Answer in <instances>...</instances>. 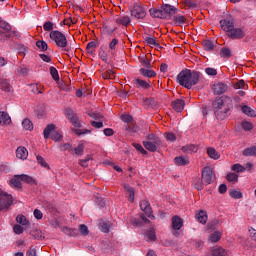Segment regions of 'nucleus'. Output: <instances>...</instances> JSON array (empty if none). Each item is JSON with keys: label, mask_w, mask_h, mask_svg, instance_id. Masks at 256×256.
<instances>
[{"label": "nucleus", "mask_w": 256, "mask_h": 256, "mask_svg": "<svg viewBox=\"0 0 256 256\" xmlns=\"http://www.w3.org/2000/svg\"><path fill=\"white\" fill-rule=\"evenodd\" d=\"M73 151L76 157H81V155L85 153V144H83V142H79L78 146L76 148H73Z\"/></svg>", "instance_id": "bb28decb"}, {"label": "nucleus", "mask_w": 256, "mask_h": 256, "mask_svg": "<svg viewBox=\"0 0 256 256\" xmlns=\"http://www.w3.org/2000/svg\"><path fill=\"white\" fill-rule=\"evenodd\" d=\"M227 89H229V86L222 82L212 85L214 95H223V93H227Z\"/></svg>", "instance_id": "1a4fd4ad"}, {"label": "nucleus", "mask_w": 256, "mask_h": 256, "mask_svg": "<svg viewBox=\"0 0 256 256\" xmlns=\"http://www.w3.org/2000/svg\"><path fill=\"white\" fill-rule=\"evenodd\" d=\"M133 83L140 89H149V87H151L149 82L139 78H134Z\"/></svg>", "instance_id": "412c9836"}, {"label": "nucleus", "mask_w": 256, "mask_h": 256, "mask_svg": "<svg viewBox=\"0 0 256 256\" xmlns=\"http://www.w3.org/2000/svg\"><path fill=\"white\" fill-rule=\"evenodd\" d=\"M0 29H4V31H11V25L0 18Z\"/></svg>", "instance_id": "680f3d73"}, {"label": "nucleus", "mask_w": 256, "mask_h": 256, "mask_svg": "<svg viewBox=\"0 0 256 256\" xmlns=\"http://www.w3.org/2000/svg\"><path fill=\"white\" fill-rule=\"evenodd\" d=\"M220 26L221 29L228 35L235 27V20H233V18L222 19L220 20Z\"/></svg>", "instance_id": "0eeeda50"}, {"label": "nucleus", "mask_w": 256, "mask_h": 256, "mask_svg": "<svg viewBox=\"0 0 256 256\" xmlns=\"http://www.w3.org/2000/svg\"><path fill=\"white\" fill-rule=\"evenodd\" d=\"M177 83L186 89H191L193 85L199 83V73L191 70H182L177 76Z\"/></svg>", "instance_id": "f257e3e1"}, {"label": "nucleus", "mask_w": 256, "mask_h": 256, "mask_svg": "<svg viewBox=\"0 0 256 256\" xmlns=\"http://www.w3.org/2000/svg\"><path fill=\"white\" fill-rule=\"evenodd\" d=\"M151 17L157 18V19H165V15L163 14V9H156L152 8L149 10Z\"/></svg>", "instance_id": "4be33fe9"}, {"label": "nucleus", "mask_w": 256, "mask_h": 256, "mask_svg": "<svg viewBox=\"0 0 256 256\" xmlns=\"http://www.w3.org/2000/svg\"><path fill=\"white\" fill-rule=\"evenodd\" d=\"M140 75H142V77H147L148 79H151L152 77H156L157 73L153 70H151V68H141L139 70Z\"/></svg>", "instance_id": "6ab92c4d"}, {"label": "nucleus", "mask_w": 256, "mask_h": 256, "mask_svg": "<svg viewBox=\"0 0 256 256\" xmlns=\"http://www.w3.org/2000/svg\"><path fill=\"white\" fill-rule=\"evenodd\" d=\"M143 145L147 151L155 153L161 146V139L155 134H149L147 136V141H143Z\"/></svg>", "instance_id": "7ed1b4c3"}, {"label": "nucleus", "mask_w": 256, "mask_h": 256, "mask_svg": "<svg viewBox=\"0 0 256 256\" xmlns=\"http://www.w3.org/2000/svg\"><path fill=\"white\" fill-rule=\"evenodd\" d=\"M116 23L118 25H124V27H127V25L131 23V19L128 16H120L116 18Z\"/></svg>", "instance_id": "7c9ffc66"}, {"label": "nucleus", "mask_w": 256, "mask_h": 256, "mask_svg": "<svg viewBox=\"0 0 256 256\" xmlns=\"http://www.w3.org/2000/svg\"><path fill=\"white\" fill-rule=\"evenodd\" d=\"M196 219L199 221V223H202V225H205L207 223V212L206 211H200L199 213L196 214Z\"/></svg>", "instance_id": "c85d7f7f"}, {"label": "nucleus", "mask_w": 256, "mask_h": 256, "mask_svg": "<svg viewBox=\"0 0 256 256\" xmlns=\"http://www.w3.org/2000/svg\"><path fill=\"white\" fill-rule=\"evenodd\" d=\"M74 132L76 133V135H89V133H91V130L88 129H75Z\"/></svg>", "instance_id": "e2e57ef3"}, {"label": "nucleus", "mask_w": 256, "mask_h": 256, "mask_svg": "<svg viewBox=\"0 0 256 256\" xmlns=\"http://www.w3.org/2000/svg\"><path fill=\"white\" fill-rule=\"evenodd\" d=\"M226 179L227 181H229V183H237V181H239V175H237L236 173L230 172L228 173Z\"/></svg>", "instance_id": "37998d69"}, {"label": "nucleus", "mask_w": 256, "mask_h": 256, "mask_svg": "<svg viewBox=\"0 0 256 256\" xmlns=\"http://www.w3.org/2000/svg\"><path fill=\"white\" fill-rule=\"evenodd\" d=\"M22 127L25 129V131H33V122H31L29 118H25L22 121Z\"/></svg>", "instance_id": "4c0bfd02"}, {"label": "nucleus", "mask_w": 256, "mask_h": 256, "mask_svg": "<svg viewBox=\"0 0 256 256\" xmlns=\"http://www.w3.org/2000/svg\"><path fill=\"white\" fill-rule=\"evenodd\" d=\"M131 16L136 19H145L147 12H145V8H143V6L135 4L131 9Z\"/></svg>", "instance_id": "423d86ee"}, {"label": "nucleus", "mask_w": 256, "mask_h": 256, "mask_svg": "<svg viewBox=\"0 0 256 256\" xmlns=\"http://www.w3.org/2000/svg\"><path fill=\"white\" fill-rule=\"evenodd\" d=\"M181 5L184 9L187 7L188 9H195V7H197V2L191 0H181Z\"/></svg>", "instance_id": "473e14b6"}, {"label": "nucleus", "mask_w": 256, "mask_h": 256, "mask_svg": "<svg viewBox=\"0 0 256 256\" xmlns=\"http://www.w3.org/2000/svg\"><path fill=\"white\" fill-rule=\"evenodd\" d=\"M242 128L244 131H251V129H253V124L251 122L244 121L242 122Z\"/></svg>", "instance_id": "69168bd1"}, {"label": "nucleus", "mask_w": 256, "mask_h": 256, "mask_svg": "<svg viewBox=\"0 0 256 256\" xmlns=\"http://www.w3.org/2000/svg\"><path fill=\"white\" fill-rule=\"evenodd\" d=\"M53 131H55V125L49 124L45 129H44V139H49L51 135H53Z\"/></svg>", "instance_id": "2f4dec72"}, {"label": "nucleus", "mask_w": 256, "mask_h": 256, "mask_svg": "<svg viewBox=\"0 0 256 256\" xmlns=\"http://www.w3.org/2000/svg\"><path fill=\"white\" fill-rule=\"evenodd\" d=\"M13 205V196L7 192L0 191V211L9 209Z\"/></svg>", "instance_id": "20e7f679"}, {"label": "nucleus", "mask_w": 256, "mask_h": 256, "mask_svg": "<svg viewBox=\"0 0 256 256\" xmlns=\"http://www.w3.org/2000/svg\"><path fill=\"white\" fill-rule=\"evenodd\" d=\"M16 157L17 159H21L22 161H25L29 157V151L27 148L23 146H19L16 150Z\"/></svg>", "instance_id": "ddd939ff"}, {"label": "nucleus", "mask_w": 256, "mask_h": 256, "mask_svg": "<svg viewBox=\"0 0 256 256\" xmlns=\"http://www.w3.org/2000/svg\"><path fill=\"white\" fill-rule=\"evenodd\" d=\"M36 47H38V49H40V51H47L49 46L47 45V42H45L43 40H39L36 42Z\"/></svg>", "instance_id": "8fccbe9b"}, {"label": "nucleus", "mask_w": 256, "mask_h": 256, "mask_svg": "<svg viewBox=\"0 0 256 256\" xmlns=\"http://www.w3.org/2000/svg\"><path fill=\"white\" fill-rule=\"evenodd\" d=\"M175 165H189V158L185 156H179L174 159Z\"/></svg>", "instance_id": "72a5a7b5"}, {"label": "nucleus", "mask_w": 256, "mask_h": 256, "mask_svg": "<svg viewBox=\"0 0 256 256\" xmlns=\"http://www.w3.org/2000/svg\"><path fill=\"white\" fill-rule=\"evenodd\" d=\"M49 36L51 42L54 43L58 49H61L65 53H71V51H73V48H71V45H69L67 36L63 32L54 30L50 32Z\"/></svg>", "instance_id": "f03ea898"}, {"label": "nucleus", "mask_w": 256, "mask_h": 256, "mask_svg": "<svg viewBox=\"0 0 256 256\" xmlns=\"http://www.w3.org/2000/svg\"><path fill=\"white\" fill-rule=\"evenodd\" d=\"M124 189L129 194L128 201H130V203H133V201H135V190L127 184L124 185Z\"/></svg>", "instance_id": "cd10ccee"}, {"label": "nucleus", "mask_w": 256, "mask_h": 256, "mask_svg": "<svg viewBox=\"0 0 256 256\" xmlns=\"http://www.w3.org/2000/svg\"><path fill=\"white\" fill-rule=\"evenodd\" d=\"M145 238L148 239V241H155L157 239V235L155 234V228H150L145 233Z\"/></svg>", "instance_id": "e433bc0d"}, {"label": "nucleus", "mask_w": 256, "mask_h": 256, "mask_svg": "<svg viewBox=\"0 0 256 256\" xmlns=\"http://www.w3.org/2000/svg\"><path fill=\"white\" fill-rule=\"evenodd\" d=\"M59 149H60V151H68L70 153V155H75V153L73 151V146H71V144H69V143L61 144Z\"/></svg>", "instance_id": "ea45409f"}, {"label": "nucleus", "mask_w": 256, "mask_h": 256, "mask_svg": "<svg viewBox=\"0 0 256 256\" xmlns=\"http://www.w3.org/2000/svg\"><path fill=\"white\" fill-rule=\"evenodd\" d=\"M220 57H222L223 59L231 57V50L229 48H222L220 50Z\"/></svg>", "instance_id": "603ef678"}, {"label": "nucleus", "mask_w": 256, "mask_h": 256, "mask_svg": "<svg viewBox=\"0 0 256 256\" xmlns=\"http://www.w3.org/2000/svg\"><path fill=\"white\" fill-rule=\"evenodd\" d=\"M242 155H244V157H256V146L245 148Z\"/></svg>", "instance_id": "393cba45"}, {"label": "nucleus", "mask_w": 256, "mask_h": 256, "mask_svg": "<svg viewBox=\"0 0 256 256\" xmlns=\"http://www.w3.org/2000/svg\"><path fill=\"white\" fill-rule=\"evenodd\" d=\"M50 75L54 81H59V71H57V68L51 66Z\"/></svg>", "instance_id": "de8ad7c7"}, {"label": "nucleus", "mask_w": 256, "mask_h": 256, "mask_svg": "<svg viewBox=\"0 0 256 256\" xmlns=\"http://www.w3.org/2000/svg\"><path fill=\"white\" fill-rule=\"evenodd\" d=\"M38 165H41V167H44L45 169H49V164L45 161V158H43L41 155L36 156Z\"/></svg>", "instance_id": "49530a36"}, {"label": "nucleus", "mask_w": 256, "mask_h": 256, "mask_svg": "<svg viewBox=\"0 0 256 256\" xmlns=\"http://www.w3.org/2000/svg\"><path fill=\"white\" fill-rule=\"evenodd\" d=\"M251 239L256 242V230L253 227L248 229Z\"/></svg>", "instance_id": "774afa93"}, {"label": "nucleus", "mask_w": 256, "mask_h": 256, "mask_svg": "<svg viewBox=\"0 0 256 256\" xmlns=\"http://www.w3.org/2000/svg\"><path fill=\"white\" fill-rule=\"evenodd\" d=\"M54 27H55V24H53V22H51V21H47L43 25L44 31H50V33H51V31H55V30H53Z\"/></svg>", "instance_id": "864d4df0"}, {"label": "nucleus", "mask_w": 256, "mask_h": 256, "mask_svg": "<svg viewBox=\"0 0 256 256\" xmlns=\"http://www.w3.org/2000/svg\"><path fill=\"white\" fill-rule=\"evenodd\" d=\"M79 231H80L81 235H84V236L89 235V228L85 224H81L79 226Z\"/></svg>", "instance_id": "13d9d810"}, {"label": "nucleus", "mask_w": 256, "mask_h": 256, "mask_svg": "<svg viewBox=\"0 0 256 256\" xmlns=\"http://www.w3.org/2000/svg\"><path fill=\"white\" fill-rule=\"evenodd\" d=\"M179 11H180L179 9H177L174 6H171L169 4H164L162 6V13L164 15V19L171 17V15H173L175 13H179Z\"/></svg>", "instance_id": "9d476101"}, {"label": "nucleus", "mask_w": 256, "mask_h": 256, "mask_svg": "<svg viewBox=\"0 0 256 256\" xmlns=\"http://www.w3.org/2000/svg\"><path fill=\"white\" fill-rule=\"evenodd\" d=\"M229 195L232 197V199H243V193L239 190H230Z\"/></svg>", "instance_id": "a19ab883"}, {"label": "nucleus", "mask_w": 256, "mask_h": 256, "mask_svg": "<svg viewBox=\"0 0 256 256\" xmlns=\"http://www.w3.org/2000/svg\"><path fill=\"white\" fill-rule=\"evenodd\" d=\"M225 99L231 101L230 97L222 96L213 102L214 109H223V105H225Z\"/></svg>", "instance_id": "a211bd4d"}, {"label": "nucleus", "mask_w": 256, "mask_h": 256, "mask_svg": "<svg viewBox=\"0 0 256 256\" xmlns=\"http://www.w3.org/2000/svg\"><path fill=\"white\" fill-rule=\"evenodd\" d=\"M221 237H223V231H214L209 235L208 241L210 243H218V241H221Z\"/></svg>", "instance_id": "f3484780"}, {"label": "nucleus", "mask_w": 256, "mask_h": 256, "mask_svg": "<svg viewBox=\"0 0 256 256\" xmlns=\"http://www.w3.org/2000/svg\"><path fill=\"white\" fill-rule=\"evenodd\" d=\"M227 35L230 39H243L245 37V30L234 27Z\"/></svg>", "instance_id": "9b49d317"}, {"label": "nucleus", "mask_w": 256, "mask_h": 256, "mask_svg": "<svg viewBox=\"0 0 256 256\" xmlns=\"http://www.w3.org/2000/svg\"><path fill=\"white\" fill-rule=\"evenodd\" d=\"M233 87H234V89H243V87H245V81L239 80L234 83Z\"/></svg>", "instance_id": "338daca9"}, {"label": "nucleus", "mask_w": 256, "mask_h": 256, "mask_svg": "<svg viewBox=\"0 0 256 256\" xmlns=\"http://www.w3.org/2000/svg\"><path fill=\"white\" fill-rule=\"evenodd\" d=\"M202 181L205 185H211L215 181V172L211 166H206L202 170Z\"/></svg>", "instance_id": "39448f33"}, {"label": "nucleus", "mask_w": 256, "mask_h": 256, "mask_svg": "<svg viewBox=\"0 0 256 256\" xmlns=\"http://www.w3.org/2000/svg\"><path fill=\"white\" fill-rule=\"evenodd\" d=\"M16 221L20 225H29V220H27V218L25 216H23V215H18L16 217Z\"/></svg>", "instance_id": "3c124183"}, {"label": "nucleus", "mask_w": 256, "mask_h": 256, "mask_svg": "<svg viewBox=\"0 0 256 256\" xmlns=\"http://www.w3.org/2000/svg\"><path fill=\"white\" fill-rule=\"evenodd\" d=\"M203 48L205 51H213L215 49V44L210 40H205L203 42Z\"/></svg>", "instance_id": "79ce46f5"}, {"label": "nucleus", "mask_w": 256, "mask_h": 256, "mask_svg": "<svg viewBox=\"0 0 256 256\" xmlns=\"http://www.w3.org/2000/svg\"><path fill=\"white\" fill-rule=\"evenodd\" d=\"M0 125H11V116L7 112L0 111Z\"/></svg>", "instance_id": "aec40b11"}, {"label": "nucleus", "mask_w": 256, "mask_h": 256, "mask_svg": "<svg viewBox=\"0 0 256 256\" xmlns=\"http://www.w3.org/2000/svg\"><path fill=\"white\" fill-rule=\"evenodd\" d=\"M172 21L174 25L181 27L182 25H185V23H187V17L181 14H176L173 16Z\"/></svg>", "instance_id": "4468645a"}, {"label": "nucleus", "mask_w": 256, "mask_h": 256, "mask_svg": "<svg viewBox=\"0 0 256 256\" xmlns=\"http://www.w3.org/2000/svg\"><path fill=\"white\" fill-rule=\"evenodd\" d=\"M171 221H172L173 231H179V229H181V227H183V219H181V217L174 216V217H172Z\"/></svg>", "instance_id": "2eb2a0df"}, {"label": "nucleus", "mask_w": 256, "mask_h": 256, "mask_svg": "<svg viewBox=\"0 0 256 256\" xmlns=\"http://www.w3.org/2000/svg\"><path fill=\"white\" fill-rule=\"evenodd\" d=\"M9 185L11 187H17V189H21V178H19V175L10 179Z\"/></svg>", "instance_id": "c9c22d12"}, {"label": "nucleus", "mask_w": 256, "mask_h": 256, "mask_svg": "<svg viewBox=\"0 0 256 256\" xmlns=\"http://www.w3.org/2000/svg\"><path fill=\"white\" fill-rule=\"evenodd\" d=\"M133 147L137 150L140 151V153H142V155H147V150L143 149V146L141 144L138 143H134Z\"/></svg>", "instance_id": "0e129e2a"}, {"label": "nucleus", "mask_w": 256, "mask_h": 256, "mask_svg": "<svg viewBox=\"0 0 256 256\" xmlns=\"http://www.w3.org/2000/svg\"><path fill=\"white\" fill-rule=\"evenodd\" d=\"M86 49L92 55V53H95V49H97V42L92 41L88 43Z\"/></svg>", "instance_id": "09e8293b"}, {"label": "nucleus", "mask_w": 256, "mask_h": 256, "mask_svg": "<svg viewBox=\"0 0 256 256\" xmlns=\"http://www.w3.org/2000/svg\"><path fill=\"white\" fill-rule=\"evenodd\" d=\"M121 121H123V123H131L133 121V116L129 115V114H123L120 117Z\"/></svg>", "instance_id": "052dcab7"}, {"label": "nucleus", "mask_w": 256, "mask_h": 256, "mask_svg": "<svg viewBox=\"0 0 256 256\" xmlns=\"http://www.w3.org/2000/svg\"><path fill=\"white\" fill-rule=\"evenodd\" d=\"M207 155L210 157V159H214L215 161L221 157V154H219V152H217V150H215L213 147L207 148Z\"/></svg>", "instance_id": "a878e982"}, {"label": "nucleus", "mask_w": 256, "mask_h": 256, "mask_svg": "<svg viewBox=\"0 0 256 256\" xmlns=\"http://www.w3.org/2000/svg\"><path fill=\"white\" fill-rule=\"evenodd\" d=\"M205 73L210 77H215L217 75V69L208 67V68H205Z\"/></svg>", "instance_id": "4d7b16f0"}, {"label": "nucleus", "mask_w": 256, "mask_h": 256, "mask_svg": "<svg viewBox=\"0 0 256 256\" xmlns=\"http://www.w3.org/2000/svg\"><path fill=\"white\" fill-rule=\"evenodd\" d=\"M164 137L166 138L167 141H170V142L176 141V139H177L175 134H173L172 132L164 133Z\"/></svg>", "instance_id": "bf43d9fd"}, {"label": "nucleus", "mask_w": 256, "mask_h": 256, "mask_svg": "<svg viewBox=\"0 0 256 256\" xmlns=\"http://www.w3.org/2000/svg\"><path fill=\"white\" fill-rule=\"evenodd\" d=\"M52 141H61L63 139V135L57 131H53L51 135Z\"/></svg>", "instance_id": "6e6d98bb"}, {"label": "nucleus", "mask_w": 256, "mask_h": 256, "mask_svg": "<svg viewBox=\"0 0 256 256\" xmlns=\"http://www.w3.org/2000/svg\"><path fill=\"white\" fill-rule=\"evenodd\" d=\"M241 109L242 113H244V115H247V117H256V111L248 105H242Z\"/></svg>", "instance_id": "b1692460"}, {"label": "nucleus", "mask_w": 256, "mask_h": 256, "mask_svg": "<svg viewBox=\"0 0 256 256\" xmlns=\"http://www.w3.org/2000/svg\"><path fill=\"white\" fill-rule=\"evenodd\" d=\"M0 89H2V91H11L9 80H0Z\"/></svg>", "instance_id": "c03bdc74"}, {"label": "nucleus", "mask_w": 256, "mask_h": 256, "mask_svg": "<svg viewBox=\"0 0 256 256\" xmlns=\"http://www.w3.org/2000/svg\"><path fill=\"white\" fill-rule=\"evenodd\" d=\"M19 179H20L21 181H24V183H28V184H30V185H33V184L37 183V182L35 181V179H33V177H31V176H29V175H27V174H21V175H19Z\"/></svg>", "instance_id": "f704fd0d"}, {"label": "nucleus", "mask_w": 256, "mask_h": 256, "mask_svg": "<svg viewBox=\"0 0 256 256\" xmlns=\"http://www.w3.org/2000/svg\"><path fill=\"white\" fill-rule=\"evenodd\" d=\"M172 107L177 113H181L185 109V100L177 99L172 102Z\"/></svg>", "instance_id": "dca6fc26"}, {"label": "nucleus", "mask_w": 256, "mask_h": 256, "mask_svg": "<svg viewBox=\"0 0 256 256\" xmlns=\"http://www.w3.org/2000/svg\"><path fill=\"white\" fill-rule=\"evenodd\" d=\"M193 184L197 191H203V180L197 178L196 180H194Z\"/></svg>", "instance_id": "5fc2aeb1"}, {"label": "nucleus", "mask_w": 256, "mask_h": 256, "mask_svg": "<svg viewBox=\"0 0 256 256\" xmlns=\"http://www.w3.org/2000/svg\"><path fill=\"white\" fill-rule=\"evenodd\" d=\"M145 42L150 47H159V44L157 43V40H155V37H146Z\"/></svg>", "instance_id": "a18cd8bd"}, {"label": "nucleus", "mask_w": 256, "mask_h": 256, "mask_svg": "<svg viewBox=\"0 0 256 256\" xmlns=\"http://www.w3.org/2000/svg\"><path fill=\"white\" fill-rule=\"evenodd\" d=\"M209 256H229V251L221 246H215L211 248Z\"/></svg>", "instance_id": "f8f14e48"}, {"label": "nucleus", "mask_w": 256, "mask_h": 256, "mask_svg": "<svg viewBox=\"0 0 256 256\" xmlns=\"http://www.w3.org/2000/svg\"><path fill=\"white\" fill-rule=\"evenodd\" d=\"M182 151L188 154L197 153V151H199V145H195V144L186 145L182 147Z\"/></svg>", "instance_id": "5701e85b"}, {"label": "nucleus", "mask_w": 256, "mask_h": 256, "mask_svg": "<svg viewBox=\"0 0 256 256\" xmlns=\"http://www.w3.org/2000/svg\"><path fill=\"white\" fill-rule=\"evenodd\" d=\"M140 209L149 217L150 219H155V216H153V210L151 209V205L149 204V201L147 200H141L140 201Z\"/></svg>", "instance_id": "6e6552de"}, {"label": "nucleus", "mask_w": 256, "mask_h": 256, "mask_svg": "<svg viewBox=\"0 0 256 256\" xmlns=\"http://www.w3.org/2000/svg\"><path fill=\"white\" fill-rule=\"evenodd\" d=\"M68 119H70V122L76 129H79L81 127V121H79V118L74 114H68Z\"/></svg>", "instance_id": "c756f323"}, {"label": "nucleus", "mask_w": 256, "mask_h": 256, "mask_svg": "<svg viewBox=\"0 0 256 256\" xmlns=\"http://www.w3.org/2000/svg\"><path fill=\"white\" fill-rule=\"evenodd\" d=\"M231 170L235 173H245V171H247V168L241 164H234L232 165Z\"/></svg>", "instance_id": "58836bf2"}]
</instances>
